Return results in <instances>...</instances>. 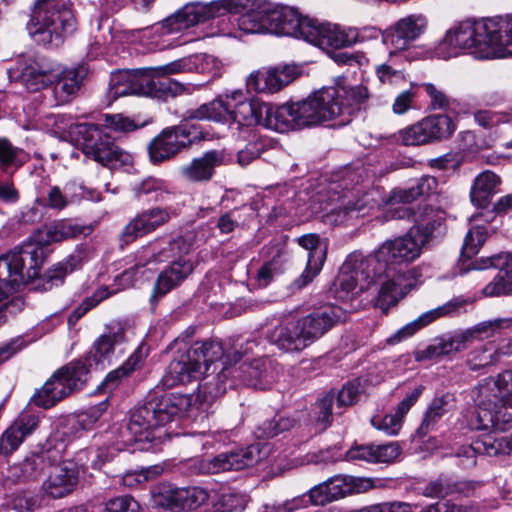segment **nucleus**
<instances>
[{"mask_svg": "<svg viewBox=\"0 0 512 512\" xmlns=\"http://www.w3.org/2000/svg\"><path fill=\"white\" fill-rule=\"evenodd\" d=\"M424 244L410 230L385 241L373 254L351 253L342 264L337 284L345 294H358L378 285L377 304L398 303L416 284L419 270L407 268L418 259Z\"/></svg>", "mask_w": 512, "mask_h": 512, "instance_id": "nucleus-1", "label": "nucleus"}, {"mask_svg": "<svg viewBox=\"0 0 512 512\" xmlns=\"http://www.w3.org/2000/svg\"><path fill=\"white\" fill-rule=\"evenodd\" d=\"M256 346L255 340L243 342L238 339L233 345L235 364H231V354L224 357L221 343L195 342L179 359L171 361L163 377L164 385L172 387L201 378L200 395L207 402L224 395L227 388L238 385L265 389L266 385L262 382L263 372L258 362L236 365L242 356L252 353Z\"/></svg>", "mask_w": 512, "mask_h": 512, "instance_id": "nucleus-2", "label": "nucleus"}, {"mask_svg": "<svg viewBox=\"0 0 512 512\" xmlns=\"http://www.w3.org/2000/svg\"><path fill=\"white\" fill-rule=\"evenodd\" d=\"M244 9L247 10L237 18L239 31L245 34L270 33L269 2L263 0H215L209 3L196 1L185 4L161 23L143 30V37L152 38L151 43L158 50L174 48L180 43L169 36L211 19L240 13Z\"/></svg>", "mask_w": 512, "mask_h": 512, "instance_id": "nucleus-3", "label": "nucleus"}, {"mask_svg": "<svg viewBox=\"0 0 512 512\" xmlns=\"http://www.w3.org/2000/svg\"><path fill=\"white\" fill-rule=\"evenodd\" d=\"M368 98L363 85L323 87L303 101L284 104L278 117L286 119L287 130L332 120L345 125L364 108Z\"/></svg>", "mask_w": 512, "mask_h": 512, "instance_id": "nucleus-4", "label": "nucleus"}, {"mask_svg": "<svg viewBox=\"0 0 512 512\" xmlns=\"http://www.w3.org/2000/svg\"><path fill=\"white\" fill-rule=\"evenodd\" d=\"M511 29L512 21L502 17L462 21L446 32L433 56L447 60L471 50L480 58H499L502 34Z\"/></svg>", "mask_w": 512, "mask_h": 512, "instance_id": "nucleus-5", "label": "nucleus"}, {"mask_svg": "<svg viewBox=\"0 0 512 512\" xmlns=\"http://www.w3.org/2000/svg\"><path fill=\"white\" fill-rule=\"evenodd\" d=\"M484 215L474 214L470 218L471 227L468 230L461 249V271L466 273L470 270H484L490 267L498 268L499 272L494 279L488 283L483 294L488 297H498L512 294V255L502 253L491 257L479 258L470 264L465 262L478 254L480 248L487 239L488 230L480 224Z\"/></svg>", "mask_w": 512, "mask_h": 512, "instance_id": "nucleus-6", "label": "nucleus"}, {"mask_svg": "<svg viewBox=\"0 0 512 512\" xmlns=\"http://www.w3.org/2000/svg\"><path fill=\"white\" fill-rule=\"evenodd\" d=\"M471 397L477 407L471 422L473 429L489 430L500 427V421L512 422V370L481 380L472 389Z\"/></svg>", "mask_w": 512, "mask_h": 512, "instance_id": "nucleus-7", "label": "nucleus"}, {"mask_svg": "<svg viewBox=\"0 0 512 512\" xmlns=\"http://www.w3.org/2000/svg\"><path fill=\"white\" fill-rule=\"evenodd\" d=\"M70 5L62 0H37L27 24L29 34L44 46L58 47L75 30Z\"/></svg>", "mask_w": 512, "mask_h": 512, "instance_id": "nucleus-8", "label": "nucleus"}, {"mask_svg": "<svg viewBox=\"0 0 512 512\" xmlns=\"http://www.w3.org/2000/svg\"><path fill=\"white\" fill-rule=\"evenodd\" d=\"M361 174L347 170L338 183L331 184L330 201L334 205L326 214V221L333 225L345 224L365 215L373 207L372 194L360 184Z\"/></svg>", "mask_w": 512, "mask_h": 512, "instance_id": "nucleus-9", "label": "nucleus"}, {"mask_svg": "<svg viewBox=\"0 0 512 512\" xmlns=\"http://www.w3.org/2000/svg\"><path fill=\"white\" fill-rule=\"evenodd\" d=\"M49 254L33 236L0 256V282L11 288L26 285L40 274Z\"/></svg>", "mask_w": 512, "mask_h": 512, "instance_id": "nucleus-10", "label": "nucleus"}, {"mask_svg": "<svg viewBox=\"0 0 512 512\" xmlns=\"http://www.w3.org/2000/svg\"><path fill=\"white\" fill-rule=\"evenodd\" d=\"M89 378V368L82 361H72L58 369L34 395L36 406L48 409L70 394L83 389Z\"/></svg>", "mask_w": 512, "mask_h": 512, "instance_id": "nucleus-11", "label": "nucleus"}, {"mask_svg": "<svg viewBox=\"0 0 512 512\" xmlns=\"http://www.w3.org/2000/svg\"><path fill=\"white\" fill-rule=\"evenodd\" d=\"M188 404L186 396L174 394L152 399L131 413L128 428L133 434L141 435L172 421Z\"/></svg>", "mask_w": 512, "mask_h": 512, "instance_id": "nucleus-12", "label": "nucleus"}, {"mask_svg": "<svg viewBox=\"0 0 512 512\" xmlns=\"http://www.w3.org/2000/svg\"><path fill=\"white\" fill-rule=\"evenodd\" d=\"M230 101L232 102V108H230L228 122H230L232 130L249 129L255 125L278 132L287 130L286 119L278 117L284 105L273 107L265 103L250 101L244 98L242 92L236 101L232 99Z\"/></svg>", "mask_w": 512, "mask_h": 512, "instance_id": "nucleus-13", "label": "nucleus"}, {"mask_svg": "<svg viewBox=\"0 0 512 512\" xmlns=\"http://www.w3.org/2000/svg\"><path fill=\"white\" fill-rule=\"evenodd\" d=\"M82 138L83 153L105 166L117 167L129 165L133 161L130 153L117 146L111 136L98 125L81 123L76 126Z\"/></svg>", "mask_w": 512, "mask_h": 512, "instance_id": "nucleus-14", "label": "nucleus"}, {"mask_svg": "<svg viewBox=\"0 0 512 512\" xmlns=\"http://www.w3.org/2000/svg\"><path fill=\"white\" fill-rule=\"evenodd\" d=\"M268 448L260 443L246 448L221 453L213 458H194L189 461L193 474H216L230 470H241L253 466L266 457Z\"/></svg>", "mask_w": 512, "mask_h": 512, "instance_id": "nucleus-15", "label": "nucleus"}, {"mask_svg": "<svg viewBox=\"0 0 512 512\" xmlns=\"http://www.w3.org/2000/svg\"><path fill=\"white\" fill-rule=\"evenodd\" d=\"M210 498L201 487H159L152 495L155 506L171 511H191L204 505Z\"/></svg>", "mask_w": 512, "mask_h": 512, "instance_id": "nucleus-16", "label": "nucleus"}, {"mask_svg": "<svg viewBox=\"0 0 512 512\" xmlns=\"http://www.w3.org/2000/svg\"><path fill=\"white\" fill-rule=\"evenodd\" d=\"M305 27L308 29L305 41L323 49H340L357 42L356 27L344 28L330 23H321L314 18L312 23L310 25L307 23Z\"/></svg>", "mask_w": 512, "mask_h": 512, "instance_id": "nucleus-17", "label": "nucleus"}, {"mask_svg": "<svg viewBox=\"0 0 512 512\" xmlns=\"http://www.w3.org/2000/svg\"><path fill=\"white\" fill-rule=\"evenodd\" d=\"M19 79L30 91H39L53 84L61 75V65L45 56H36L19 63Z\"/></svg>", "mask_w": 512, "mask_h": 512, "instance_id": "nucleus-18", "label": "nucleus"}, {"mask_svg": "<svg viewBox=\"0 0 512 512\" xmlns=\"http://www.w3.org/2000/svg\"><path fill=\"white\" fill-rule=\"evenodd\" d=\"M391 218H413L415 225L409 230L425 245L433 237L435 231L440 230L444 222V212L430 206L420 207L418 211L411 212L406 207H398L388 211Z\"/></svg>", "mask_w": 512, "mask_h": 512, "instance_id": "nucleus-19", "label": "nucleus"}, {"mask_svg": "<svg viewBox=\"0 0 512 512\" xmlns=\"http://www.w3.org/2000/svg\"><path fill=\"white\" fill-rule=\"evenodd\" d=\"M192 142L187 125L166 128L149 144L150 160L154 164L166 161Z\"/></svg>", "mask_w": 512, "mask_h": 512, "instance_id": "nucleus-20", "label": "nucleus"}, {"mask_svg": "<svg viewBox=\"0 0 512 512\" xmlns=\"http://www.w3.org/2000/svg\"><path fill=\"white\" fill-rule=\"evenodd\" d=\"M270 33L282 36H291L305 41L308 29L305 27L312 23L313 18L302 16L294 7L274 5L270 3L269 9Z\"/></svg>", "mask_w": 512, "mask_h": 512, "instance_id": "nucleus-21", "label": "nucleus"}, {"mask_svg": "<svg viewBox=\"0 0 512 512\" xmlns=\"http://www.w3.org/2000/svg\"><path fill=\"white\" fill-rule=\"evenodd\" d=\"M427 28V19L422 14H410L399 19L382 34L383 43L396 50H407Z\"/></svg>", "mask_w": 512, "mask_h": 512, "instance_id": "nucleus-22", "label": "nucleus"}, {"mask_svg": "<svg viewBox=\"0 0 512 512\" xmlns=\"http://www.w3.org/2000/svg\"><path fill=\"white\" fill-rule=\"evenodd\" d=\"M344 317L342 308L325 305L297 319L309 345L322 338Z\"/></svg>", "mask_w": 512, "mask_h": 512, "instance_id": "nucleus-23", "label": "nucleus"}, {"mask_svg": "<svg viewBox=\"0 0 512 512\" xmlns=\"http://www.w3.org/2000/svg\"><path fill=\"white\" fill-rule=\"evenodd\" d=\"M174 210L170 208L155 207L147 209L136 215L122 230L121 241L125 244L133 242L138 237L155 231L165 225Z\"/></svg>", "mask_w": 512, "mask_h": 512, "instance_id": "nucleus-24", "label": "nucleus"}, {"mask_svg": "<svg viewBox=\"0 0 512 512\" xmlns=\"http://www.w3.org/2000/svg\"><path fill=\"white\" fill-rule=\"evenodd\" d=\"M79 466L73 461H63L52 467L42 488L44 493L54 499L63 498L74 491L78 484Z\"/></svg>", "mask_w": 512, "mask_h": 512, "instance_id": "nucleus-25", "label": "nucleus"}, {"mask_svg": "<svg viewBox=\"0 0 512 512\" xmlns=\"http://www.w3.org/2000/svg\"><path fill=\"white\" fill-rule=\"evenodd\" d=\"M149 70L147 68L135 70H120L111 74L108 97L116 100L127 95H139L145 92L148 86Z\"/></svg>", "mask_w": 512, "mask_h": 512, "instance_id": "nucleus-26", "label": "nucleus"}, {"mask_svg": "<svg viewBox=\"0 0 512 512\" xmlns=\"http://www.w3.org/2000/svg\"><path fill=\"white\" fill-rule=\"evenodd\" d=\"M241 96V91H233L230 94L220 95L210 102L203 103L197 108H191L185 111L183 117L185 120L213 121L225 123L229 121L230 108L232 102Z\"/></svg>", "mask_w": 512, "mask_h": 512, "instance_id": "nucleus-27", "label": "nucleus"}, {"mask_svg": "<svg viewBox=\"0 0 512 512\" xmlns=\"http://www.w3.org/2000/svg\"><path fill=\"white\" fill-rule=\"evenodd\" d=\"M266 337L271 344L286 353H300L310 346L297 320L269 329Z\"/></svg>", "mask_w": 512, "mask_h": 512, "instance_id": "nucleus-28", "label": "nucleus"}, {"mask_svg": "<svg viewBox=\"0 0 512 512\" xmlns=\"http://www.w3.org/2000/svg\"><path fill=\"white\" fill-rule=\"evenodd\" d=\"M125 342L123 328H109L94 341L89 355L96 364H110L115 357L124 353Z\"/></svg>", "mask_w": 512, "mask_h": 512, "instance_id": "nucleus-29", "label": "nucleus"}, {"mask_svg": "<svg viewBox=\"0 0 512 512\" xmlns=\"http://www.w3.org/2000/svg\"><path fill=\"white\" fill-rule=\"evenodd\" d=\"M301 247L308 251L307 266L303 273L294 281V286L301 289L308 285L320 272L326 258V245L315 234L304 235L298 239Z\"/></svg>", "mask_w": 512, "mask_h": 512, "instance_id": "nucleus-30", "label": "nucleus"}, {"mask_svg": "<svg viewBox=\"0 0 512 512\" xmlns=\"http://www.w3.org/2000/svg\"><path fill=\"white\" fill-rule=\"evenodd\" d=\"M224 162L225 152L223 150H210L183 166L181 174L190 182H209L214 177L216 168L223 165Z\"/></svg>", "mask_w": 512, "mask_h": 512, "instance_id": "nucleus-31", "label": "nucleus"}, {"mask_svg": "<svg viewBox=\"0 0 512 512\" xmlns=\"http://www.w3.org/2000/svg\"><path fill=\"white\" fill-rule=\"evenodd\" d=\"M39 424L37 415L31 412H22L5 430L0 438V453L11 454L30 435Z\"/></svg>", "mask_w": 512, "mask_h": 512, "instance_id": "nucleus-32", "label": "nucleus"}, {"mask_svg": "<svg viewBox=\"0 0 512 512\" xmlns=\"http://www.w3.org/2000/svg\"><path fill=\"white\" fill-rule=\"evenodd\" d=\"M401 453L397 442H390L383 445H355L346 452V460L363 461L372 464H389L396 460Z\"/></svg>", "mask_w": 512, "mask_h": 512, "instance_id": "nucleus-33", "label": "nucleus"}, {"mask_svg": "<svg viewBox=\"0 0 512 512\" xmlns=\"http://www.w3.org/2000/svg\"><path fill=\"white\" fill-rule=\"evenodd\" d=\"M193 271L190 260L179 259L162 271L155 283L152 299L163 297L180 285Z\"/></svg>", "mask_w": 512, "mask_h": 512, "instance_id": "nucleus-34", "label": "nucleus"}, {"mask_svg": "<svg viewBox=\"0 0 512 512\" xmlns=\"http://www.w3.org/2000/svg\"><path fill=\"white\" fill-rule=\"evenodd\" d=\"M86 74L87 69L83 65L70 69L61 68V75L54 82L53 89L57 105L69 102L76 95Z\"/></svg>", "mask_w": 512, "mask_h": 512, "instance_id": "nucleus-35", "label": "nucleus"}, {"mask_svg": "<svg viewBox=\"0 0 512 512\" xmlns=\"http://www.w3.org/2000/svg\"><path fill=\"white\" fill-rule=\"evenodd\" d=\"M85 227L68 220H60L39 229L32 236L43 247L48 248L52 243L61 242L78 235L85 234Z\"/></svg>", "mask_w": 512, "mask_h": 512, "instance_id": "nucleus-36", "label": "nucleus"}, {"mask_svg": "<svg viewBox=\"0 0 512 512\" xmlns=\"http://www.w3.org/2000/svg\"><path fill=\"white\" fill-rule=\"evenodd\" d=\"M501 184L500 177L490 170L478 174L473 182L470 198L471 202L478 208H486L490 200L498 192Z\"/></svg>", "mask_w": 512, "mask_h": 512, "instance_id": "nucleus-37", "label": "nucleus"}, {"mask_svg": "<svg viewBox=\"0 0 512 512\" xmlns=\"http://www.w3.org/2000/svg\"><path fill=\"white\" fill-rule=\"evenodd\" d=\"M184 241L182 238L175 239L170 242L167 247L156 249L154 246H147L142 248L137 255V262L133 268L126 270L122 273L123 279H128L132 273L148 266L151 263H159L168 260L176 249H180V245Z\"/></svg>", "mask_w": 512, "mask_h": 512, "instance_id": "nucleus-38", "label": "nucleus"}, {"mask_svg": "<svg viewBox=\"0 0 512 512\" xmlns=\"http://www.w3.org/2000/svg\"><path fill=\"white\" fill-rule=\"evenodd\" d=\"M132 191L136 199L154 203L168 202L174 195L163 180L154 177H147L135 184Z\"/></svg>", "mask_w": 512, "mask_h": 512, "instance_id": "nucleus-39", "label": "nucleus"}, {"mask_svg": "<svg viewBox=\"0 0 512 512\" xmlns=\"http://www.w3.org/2000/svg\"><path fill=\"white\" fill-rule=\"evenodd\" d=\"M470 335L468 334H455L453 336H444L436 339L432 344L427 346L424 350L419 352L418 359H433L440 356L449 355L454 352H459L467 347V341Z\"/></svg>", "mask_w": 512, "mask_h": 512, "instance_id": "nucleus-40", "label": "nucleus"}, {"mask_svg": "<svg viewBox=\"0 0 512 512\" xmlns=\"http://www.w3.org/2000/svg\"><path fill=\"white\" fill-rule=\"evenodd\" d=\"M438 182L433 176H422L406 189H395L390 195L391 204L410 203L422 196L436 192Z\"/></svg>", "mask_w": 512, "mask_h": 512, "instance_id": "nucleus-41", "label": "nucleus"}, {"mask_svg": "<svg viewBox=\"0 0 512 512\" xmlns=\"http://www.w3.org/2000/svg\"><path fill=\"white\" fill-rule=\"evenodd\" d=\"M329 490L334 501L351 493H360L371 488L369 479L357 478L348 475H337L327 480Z\"/></svg>", "mask_w": 512, "mask_h": 512, "instance_id": "nucleus-42", "label": "nucleus"}, {"mask_svg": "<svg viewBox=\"0 0 512 512\" xmlns=\"http://www.w3.org/2000/svg\"><path fill=\"white\" fill-rule=\"evenodd\" d=\"M278 67L257 71L247 79V88L257 93H275L284 87Z\"/></svg>", "mask_w": 512, "mask_h": 512, "instance_id": "nucleus-43", "label": "nucleus"}, {"mask_svg": "<svg viewBox=\"0 0 512 512\" xmlns=\"http://www.w3.org/2000/svg\"><path fill=\"white\" fill-rule=\"evenodd\" d=\"M457 308L458 305L456 303L449 302L443 306L424 312L417 319L413 320L412 322L402 327L397 332L395 337H397L399 341L402 339H406L415 334L421 328L427 326L434 320L438 319L439 317L454 312Z\"/></svg>", "mask_w": 512, "mask_h": 512, "instance_id": "nucleus-44", "label": "nucleus"}, {"mask_svg": "<svg viewBox=\"0 0 512 512\" xmlns=\"http://www.w3.org/2000/svg\"><path fill=\"white\" fill-rule=\"evenodd\" d=\"M509 423H502L500 427H492L486 435V445L490 453L498 455H512V427Z\"/></svg>", "mask_w": 512, "mask_h": 512, "instance_id": "nucleus-45", "label": "nucleus"}, {"mask_svg": "<svg viewBox=\"0 0 512 512\" xmlns=\"http://www.w3.org/2000/svg\"><path fill=\"white\" fill-rule=\"evenodd\" d=\"M148 356V349L140 344L130 357L117 369L109 372L103 382L107 388H112L124 377L132 373Z\"/></svg>", "mask_w": 512, "mask_h": 512, "instance_id": "nucleus-46", "label": "nucleus"}, {"mask_svg": "<svg viewBox=\"0 0 512 512\" xmlns=\"http://www.w3.org/2000/svg\"><path fill=\"white\" fill-rule=\"evenodd\" d=\"M82 262V254L80 252H76L69 255L63 261L58 262L50 267L44 274L45 279H47V282L50 283L49 287L51 288L53 285H58L61 283L67 274L81 267Z\"/></svg>", "mask_w": 512, "mask_h": 512, "instance_id": "nucleus-47", "label": "nucleus"}, {"mask_svg": "<svg viewBox=\"0 0 512 512\" xmlns=\"http://www.w3.org/2000/svg\"><path fill=\"white\" fill-rule=\"evenodd\" d=\"M504 353L500 352L493 343H487L472 350L467 359L469 368L473 371L498 362Z\"/></svg>", "mask_w": 512, "mask_h": 512, "instance_id": "nucleus-48", "label": "nucleus"}, {"mask_svg": "<svg viewBox=\"0 0 512 512\" xmlns=\"http://www.w3.org/2000/svg\"><path fill=\"white\" fill-rule=\"evenodd\" d=\"M449 400L450 396L444 395L440 398H435L431 402L418 428L420 435L424 436L434 429L436 423L448 412Z\"/></svg>", "mask_w": 512, "mask_h": 512, "instance_id": "nucleus-49", "label": "nucleus"}, {"mask_svg": "<svg viewBox=\"0 0 512 512\" xmlns=\"http://www.w3.org/2000/svg\"><path fill=\"white\" fill-rule=\"evenodd\" d=\"M486 454L488 456H497V454L490 453V448L486 445V435L476 440L473 444L463 446L456 452V457L459 458V464L465 468H473L477 463V454Z\"/></svg>", "mask_w": 512, "mask_h": 512, "instance_id": "nucleus-50", "label": "nucleus"}, {"mask_svg": "<svg viewBox=\"0 0 512 512\" xmlns=\"http://www.w3.org/2000/svg\"><path fill=\"white\" fill-rule=\"evenodd\" d=\"M424 121L432 141L448 138L456 128L452 118L444 114L426 117Z\"/></svg>", "mask_w": 512, "mask_h": 512, "instance_id": "nucleus-51", "label": "nucleus"}, {"mask_svg": "<svg viewBox=\"0 0 512 512\" xmlns=\"http://www.w3.org/2000/svg\"><path fill=\"white\" fill-rule=\"evenodd\" d=\"M108 400L101 401L100 403L89 407L83 412L76 415L73 420V427L83 431H89L97 426L103 414L107 411Z\"/></svg>", "mask_w": 512, "mask_h": 512, "instance_id": "nucleus-52", "label": "nucleus"}, {"mask_svg": "<svg viewBox=\"0 0 512 512\" xmlns=\"http://www.w3.org/2000/svg\"><path fill=\"white\" fill-rule=\"evenodd\" d=\"M406 146L432 142L424 119L398 132V138Z\"/></svg>", "mask_w": 512, "mask_h": 512, "instance_id": "nucleus-53", "label": "nucleus"}, {"mask_svg": "<svg viewBox=\"0 0 512 512\" xmlns=\"http://www.w3.org/2000/svg\"><path fill=\"white\" fill-rule=\"evenodd\" d=\"M27 159L22 149L14 147L7 139L0 138V166L6 171L10 166L20 167Z\"/></svg>", "mask_w": 512, "mask_h": 512, "instance_id": "nucleus-54", "label": "nucleus"}, {"mask_svg": "<svg viewBox=\"0 0 512 512\" xmlns=\"http://www.w3.org/2000/svg\"><path fill=\"white\" fill-rule=\"evenodd\" d=\"M45 497L39 493L22 492L10 500V507L17 512H34L44 505Z\"/></svg>", "mask_w": 512, "mask_h": 512, "instance_id": "nucleus-55", "label": "nucleus"}, {"mask_svg": "<svg viewBox=\"0 0 512 512\" xmlns=\"http://www.w3.org/2000/svg\"><path fill=\"white\" fill-rule=\"evenodd\" d=\"M361 393L362 386L359 380H354L345 384L338 393H335V401L338 409L335 413L341 414L343 408L355 404Z\"/></svg>", "mask_w": 512, "mask_h": 512, "instance_id": "nucleus-56", "label": "nucleus"}, {"mask_svg": "<svg viewBox=\"0 0 512 512\" xmlns=\"http://www.w3.org/2000/svg\"><path fill=\"white\" fill-rule=\"evenodd\" d=\"M195 61L196 60L192 59V55L183 57L159 67L149 68V75L156 74L159 76H167L182 72H194L196 68Z\"/></svg>", "mask_w": 512, "mask_h": 512, "instance_id": "nucleus-57", "label": "nucleus"}, {"mask_svg": "<svg viewBox=\"0 0 512 512\" xmlns=\"http://www.w3.org/2000/svg\"><path fill=\"white\" fill-rule=\"evenodd\" d=\"M245 506V496L236 492H223L214 503L216 512H240Z\"/></svg>", "mask_w": 512, "mask_h": 512, "instance_id": "nucleus-58", "label": "nucleus"}, {"mask_svg": "<svg viewBox=\"0 0 512 512\" xmlns=\"http://www.w3.org/2000/svg\"><path fill=\"white\" fill-rule=\"evenodd\" d=\"M293 426V421L289 418L282 416H275L271 420L263 422L257 428V437L259 438H272L281 432L289 430Z\"/></svg>", "mask_w": 512, "mask_h": 512, "instance_id": "nucleus-59", "label": "nucleus"}, {"mask_svg": "<svg viewBox=\"0 0 512 512\" xmlns=\"http://www.w3.org/2000/svg\"><path fill=\"white\" fill-rule=\"evenodd\" d=\"M317 421L328 426L332 421V415L338 411L335 401V392L331 391L321 398L316 404Z\"/></svg>", "mask_w": 512, "mask_h": 512, "instance_id": "nucleus-60", "label": "nucleus"}, {"mask_svg": "<svg viewBox=\"0 0 512 512\" xmlns=\"http://www.w3.org/2000/svg\"><path fill=\"white\" fill-rule=\"evenodd\" d=\"M376 74L382 83L398 84L406 80L404 69L395 67L391 62H385L377 66Z\"/></svg>", "mask_w": 512, "mask_h": 512, "instance_id": "nucleus-61", "label": "nucleus"}, {"mask_svg": "<svg viewBox=\"0 0 512 512\" xmlns=\"http://www.w3.org/2000/svg\"><path fill=\"white\" fill-rule=\"evenodd\" d=\"M105 127L115 132H131L139 125L131 118L122 114H106L104 118Z\"/></svg>", "mask_w": 512, "mask_h": 512, "instance_id": "nucleus-62", "label": "nucleus"}, {"mask_svg": "<svg viewBox=\"0 0 512 512\" xmlns=\"http://www.w3.org/2000/svg\"><path fill=\"white\" fill-rule=\"evenodd\" d=\"M371 424L377 430L384 432L386 435H397L402 427V422L398 416L394 414L381 416H374L371 419Z\"/></svg>", "mask_w": 512, "mask_h": 512, "instance_id": "nucleus-63", "label": "nucleus"}, {"mask_svg": "<svg viewBox=\"0 0 512 512\" xmlns=\"http://www.w3.org/2000/svg\"><path fill=\"white\" fill-rule=\"evenodd\" d=\"M139 508L138 502L128 495L112 498L106 503L108 512H139Z\"/></svg>", "mask_w": 512, "mask_h": 512, "instance_id": "nucleus-64", "label": "nucleus"}]
</instances>
